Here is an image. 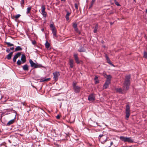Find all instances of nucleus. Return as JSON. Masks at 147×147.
Masks as SVG:
<instances>
[{
  "label": "nucleus",
  "instance_id": "3",
  "mask_svg": "<svg viewBox=\"0 0 147 147\" xmlns=\"http://www.w3.org/2000/svg\"><path fill=\"white\" fill-rule=\"evenodd\" d=\"M120 139L124 142H127L129 143H132L134 142L133 140L131 137H125L123 136H121Z\"/></svg>",
  "mask_w": 147,
  "mask_h": 147
},
{
  "label": "nucleus",
  "instance_id": "31",
  "mask_svg": "<svg viewBox=\"0 0 147 147\" xmlns=\"http://www.w3.org/2000/svg\"><path fill=\"white\" fill-rule=\"evenodd\" d=\"M75 31L77 33H78L79 34H80V31L78 30V28H75L74 29Z\"/></svg>",
  "mask_w": 147,
  "mask_h": 147
},
{
  "label": "nucleus",
  "instance_id": "7",
  "mask_svg": "<svg viewBox=\"0 0 147 147\" xmlns=\"http://www.w3.org/2000/svg\"><path fill=\"white\" fill-rule=\"evenodd\" d=\"M42 10H41V14L43 17L45 18L47 16V13L45 11V8L44 5H42L41 7Z\"/></svg>",
  "mask_w": 147,
  "mask_h": 147
},
{
  "label": "nucleus",
  "instance_id": "34",
  "mask_svg": "<svg viewBox=\"0 0 147 147\" xmlns=\"http://www.w3.org/2000/svg\"><path fill=\"white\" fill-rule=\"evenodd\" d=\"M20 16L21 15L20 14H17L15 16V18L16 19H17L20 17Z\"/></svg>",
  "mask_w": 147,
  "mask_h": 147
},
{
  "label": "nucleus",
  "instance_id": "23",
  "mask_svg": "<svg viewBox=\"0 0 147 147\" xmlns=\"http://www.w3.org/2000/svg\"><path fill=\"white\" fill-rule=\"evenodd\" d=\"M5 43L7 45L8 47H10L12 46H13L14 45L13 44L9 42H5Z\"/></svg>",
  "mask_w": 147,
  "mask_h": 147
},
{
  "label": "nucleus",
  "instance_id": "47",
  "mask_svg": "<svg viewBox=\"0 0 147 147\" xmlns=\"http://www.w3.org/2000/svg\"><path fill=\"white\" fill-rule=\"evenodd\" d=\"M41 31H42V32H43L44 31V29L43 28H42L41 29Z\"/></svg>",
  "mask_w": 147,
  "mask_h": 147
},
{
  "label": "nucleus",
  "instance_id": "43",
  "mask_svg": "<svg viewBox=\"0 0 147 147\" xmlns=\"http://www.w3.org/2000/svg\"><path fill=\"white\" fill-rule=\"evenodd\" d=\"M108 62L112 66H114V65L112 63H111L110 61L109 62V61H108Z\"/></svg>",
  "mask_w": 147,
  "mask_h": 147
},
{
  "label": "nucleus",
  "instance_id": "27",
  "mask_svg": "<svg viewBox=\"0 0 147 147\" xmlns=\"http://www.w3.org/2000/svg\"><path fill=\"white\" fill-rule=\"evenodd\" d=\"M143 57L147 59V52L145 51L144 52Z\"/></svg>",
  "mask_w": 147,
  "mask_h": 147
},
{
  "label": "nucleus",
  "instance_id": "37",
  "mask_svg": "<svg viewBox=\"0 0 147 147\" xmlns=\"http://www.w3.org/2000/svg\"><path fill=\"white\" fill-rule=\"evenodd\" d=\"M10 51V49H9L7 48L6 49V51L8 53Z\"/></svg>",
  "mask_w": 147,
  "mask_h": 147
},
{
  "label": "nucleus",
  "instance_id": "38",
  "mask_svg": "<svg viewBox=\"0 0 147 147\" xmlns=\"http://www.w3.org/2000/svg\"><path fill=\"white\" fill-rule=\"evenodd\" d=\"M106 59H107V60L108 61H110L108 57V56H106Z\"/></svg>",
  "mask_w": 147,
  "mask_h": 147
},
{
  "label": "nucleus",
  "instance_id": "48",
  "mask_svg": "<svg viewBox=\"0 0 147 147\" xmlns=\"http://www.w3.org/2000/svg\"><path fill=\"white\" fill-rule=\"evenodd\" d=\"M61 1H65V0H61Z\"/></svg>",
  "mask_w": 147,
  "mask_h": 147
},
{
  "label": "nucleus",
  "instance_id": "24",
  "mask_svg": "<svg viewBox=\"0 0 147 147\" xmlns=\"http://www.w3.org/2000/svg\"><path fill=\"white\" fill-rule=\"evenodd\" d=\"M31 8L32 7L30 6L29 7L27 8V11L26 12V13L27 14H28L30 13V11L31 10Z\"/></svg>",
  "mask_w": 147,
  "mask_h": 147
},
{
  "label": "nucleus",
  "instance_id": "33",
  "mask_svg": "<svg viewBox=\"0 0 147 147\" xmlns=\"http://www.w3.org/2000/svg\"><path fill=\"white\" fill-rule=\"evenodd\" d=\"M105 136V135L103 134H100L99 136V137H98V139L99 140H100L101 139V138L102 137Z\"/></svg>",
  "mask_w": 147,
  "mask_h": 147
},
{
  "label": "nucleus",
  "instance_id": "21",
  "mask_svg": "<svg viewBox=\"0 0 147 147\" xmlns=\"http://www.w3.org/2000/svg\"><path fill=\"white\" fill-rule=\"evenodd\" d=\"M42 67H44L42 66L41 64L36 63V65L35 66L34 68H41Z\"/></svg>",
  "mask_w": 147,
  "mask_h": 147
},
{
  "label": "nucleus",
  "instance_id": "5",
  "mask_svg": "<svg viewBox=\"0 0 147 147\" xmlns=\"http://www.w3.org/2000/svg\"><path fill=\"white\" fill-rule=\"evenodd\" d=\"M74 57L76 62L77 64L83 63L82 61L79 59L78 54L74 53Z\"/></svg>",
  "mask_w": 147,
  "mask_h": 147
},
{
  "label": "nucleus",
  "instance_id": "51",
  "mask_svg": "<svg viewBox=\"0 0 147 147\" xmlns=\"http://www.w3.org/2000/svg\"><path fill=\"white\" fill-rule=\"evenodd\" d=\"M111 24H113V23H111Z\"/></svg>",
  "mask_w": 147,
  "mask_h": 147
},
{
  "label": "nucleus",
  "instance_id": "17",
  "mask_svg": "<svg viewBox=\"0 0 147 147\" xmlns=\"http://www.w3.org/2000/svg\"><path fill=\"white\" fill-rule=\"evenodd\" d=\"M16 114L15 115V117L14 119L11 120L9 121L7 124V126H9L10 125L12 124L14 122V119H15Z\"/></svg>",
  "mask_w": 147,
  "mask_h": 147
},
{
  "label": "nucleus",
  "instance_id": "9",
  "mask_svg": "<svg viewBox=\"0 0 147 147\" xmlns=\"http://www.w3.org/2000/svg\"><path fill=\"white\" fill-rule=\"evenodd\" d=\"M21 52H18L14 56L13 58V61L14 63L16 62V59L19 57L21 55Z\"/></svg>",
  "mask_w": 147,
  "mask_h": 147
},
{
  "label": "nucleus",
  "instance_id": "44",
  "mask_svg": "<svg viewBox=\"0 0 147 147\" xmlns=\"http://www.w3.org/2000/svg\"><path fill=\"white\" fill-rule=\"evenodd\" d=\"M60 118V116L59 115H57L56 116V118L57 119H59Z\"/></svg>",
  "mask_w": 147,
  "mask_h": 147
},
{
  "label": "nucleus",
  "instance_id": "46",
  "mask_svg": "<svg viewBox=\"0 0 147 147\" xmlns=\"http://www.w3.org/2000/svg\"><path fill=\"white\" fill-rule=\"evenodd\" d=\"M22 104L24 105L25 106V103L24 102H22Z\"/></svg>",
  "mask_w": 147,
  "mask_h": 147
},
{
  "label": "nucleus",
  "instance_id": "14",
  "mask_svg": "<svg viewBox=\"0 0 147 147\" xmlns=\"http://www.w3.org/2000/svg\"><path fill=\"white\" fill-rule=\"evenodd\" d=\"M110 84V83H109V82H105V84H104L103 86V88L104 89H106L107 88L109 87V85Z\"/></svg>",
  "mask_w": 147,
  "mask_h": 147
},
{
  "label": "nucleus",
  "instance_id": "52",
  "mask_svg": "<svg viewBox=\"0 0 147 147\" xmlns=\"http://www.w3.org/2000/svg\"><path fill=\"white\" fill-rule=\"evenodd\" d=\"M27 112L28 113H29V111H27Z\"/></svg>",
  "mask_w": 147,
  "mask_h": 147
},
{
  "label": "nucleus",
  "instance_id": "25",
  "mask_svg": "<svg viewBox=\"0 0 147 147\" xmlns=\"http://www.w3.org/2000/svg\"><path fill=\"white\" fill-rule=\"evenodd\" d=\"M70 13L68 12H67V14L65 16V18L67 20H69V16L70 15Z\"/></svg>",
  "mask_w": 147,
  "mask_h": 147
},
{
  "label": "nucleus",
  "instance_id": "6",
  "mask_svg": "<svg viewBox=\"0 0 147 147\" xmlns=\"http://www.w3.org/2000/svg\"><path fill=\"white\" fill-rule=\"evenodd\" d=\"M50 27L51 28V30L52 31V33L53 34V36H56V30L55 27L54 26L53 24H51L50 25Z\"/></svg>",
  "mask_w": 147,
  "mask_h": 147
},
{
  "label": "nucleus",
  "instance_id": "40",
  "mask_svg": "<svg viewBox=\"0 0 147 147\" xmlns=\"http://www.w3.org/2000/svg\"><path fill=\"white\" fill-rule=\"evenodd\" d=\"M107 140H107V138H106L105 140H104V141H103L102 142H101V143L102 144H104L105 142H106Z\"/></svg>",
  "mask_w": 147,
  "mask_h": 147
},
{
  "label": "nucleus",
  "instance_id": "30",
  "mask_svg": "<svg viewBox=\"0 0 147 147\" xmlns=\"http://www.w3.org/2000/svg\"><path fill=\"white\" fill-rule=\"evenodd\" d=\"M22 63V61H21L20 59L18 60L17 62V64L18 65H20Z\"/></svg>",
  "mask_w": 147,
  "mask_h": 147
},
{
  "label": "nucleus",
  "instance_id": "54",
  "mask_svg": "<svg viewBox=\"0 0 147 147\" xmlns=\"http://www.w3.org/2000/svg\"><path fill=\"white\" fill-rule=\"evenodd\" d=\"M147 39V38H146Z\"/></svg>",
  "mask_w": 147,
  "mask_h": 147
},
{
  "label": "nucleus",
  "instance_id": "10",
  "mask_svg": "<svg viewBox=\"0 0 147 147\" xmlns=\"http://www.w3.org/2000/svg\"><path fill=\"white\" fill-rule=\"evenodd\" d=\"M95 97L93 94H90L88 96V100L89 101H94L95 100Z\"/></svg>",
  "mask_w": 147,
  "mask_h": 147
},
{
  "label": "nucleus",
  "instance_id": "29",
  "mask_svg": "<svg viewBox=\"0 0 147 147\" xmlns=\"http://www.w3.org/2000/svg\"><path fill=\"white\" fill-rule=\"evenodd\" d=\"M95 0H92L91 2V5L90 6L89 8H91L93 6L94 3L95 2Z\"/></svg>",
  "mask_w": 147,
  "mask_h": 147
},
{
  "label": "nucleus",
  "instance_id": "13",
  "mask_svg": "<svg viewBox=\"0 0 147 147\" xmlns=\"http://www.w3.org/2000/svg\"><path fill=\"white\" fill-rule=\"evenodd\" d=\"M106 76H105V78H107V80L106 82H109V83H111V76L110 75H106Z\"/></svg>",
  "mask_w": 147,
  "mask_h": 147
},
{
  "label": "nucleus",
  "instance_id": "26",
  "mask_svg": "<svg viewBox=\"0 0 147 147\" xmlns=\"http://www.w3.org/2000/svg\"><path fill=\"white\" fill-rule=\"evenodd\" d=\"M98 24H96L95 26L94 29L93 31L94 33H96V32L98 28Z\"/></svg>",
  "mask_w": 147,
  "mask_h": 147
},
{
  "label": "nucleus",
  "instance_id": "35",
  "mask_svg": "<svg viewBox=\"0 0 147 147\" xmlns=\"http://www.w3.org/2000/svg\"><path fill=\"white\" fill-rule=\"evenodd\" d=\"M115 4L117 6H120V4L119 3L116 1V0H115Z\"/></svg>",
  "mask_w": 147,
  "mask_h": 147
},
{
  "label": "nucleus",
  "instance_id": "32",
  "mask_svg": "<svg viewBox=\"0 0 147 147\" xmlns=\"http://www.w3.org/2000/svg\"><path fill=\"white\" fill-rule=\"evenodd\" d=\"M73 26L74 29L77 28V24L76 23H74L73 24Z\"/></svg>",
  "mask_w": 147,
  "mask_h": 147
},
{
  "label": "nucleus",
  "instance_id": "41",
  "mask_svg": "<svg viewBox=\"0 0 147 147\" xmlns=\"http://www.w3.org/2000/svg\"><path fill=\"white\" fill-rule=\"evenodd\" d=\"M36 43V41L35 40H34L32 41V43L33 45H34Z\"/></svg>",
  "mask_w": 147,
  "mask_h": 147
},
{
  "label": "nucleus",
  "instance_id": "12",
  "mask_svg": "<svg viewBox=\"0 0 147 147\" xmlns=\"http://www.w3.org/2000/svg\"><path fill=\"white\" fill-rule=\"evenodd\" d=\"M29 62L30 64L31 67H32L34 68L36 63H34L31 59L29 60Z\"/></svg>",
  "mask_w": 147,
  "mask_h": 147
},
{
  "label": "nucleus",
  "instance_id": "1",
  "mask_svg": "<svg viewBox=\"0 0 147 147\" xmlns=\"http://www.w3.org/2000/svg\"><path fill=\"white\" fill-rule=\"evenodd\" d=\"M130 75H126L125 76V80L123 83V90L121 88H117L116 90L117 92L122 93H123L124 90L126 91L129 89V86L130 84Z\"/></svg>",
  "mask_w": 147,
  "mask_h": 147
},
{
  "label": "nucleus",
  "instance_id": "50",
  "mask_svg": "<svg viewBox=\"0 0 147 147\" xmlns=\"http://www.w3.org/2000/svg\"><path fill=\"white\" fill-rule=\"evenodd\" d=\"M96 78H96V77L95 78V79Z\"/></svg>",
  "mask_w": 147,
  "mask_h": 147
},
{
  "label": "nucleus",
  "instance_id": "11",
  "mask_svg": "<svg viewBox=\"0 0 147 147\" xmlns=\"http://www.w3.org/2000/svg\"><path fill=\"white\" fill-rule=\"evenodd\" d=\"M21 60H22V63H24L26 62V57L24 55L22 54V55Z\"/></svg>",
  "mask_w": 147,
  "mask_h": 147
},
{
  "label": "nucleus",
  "instance_id": "45",
  "mask_svg": "<svg viewBox=\"0 0 147 147\" xmlns=\"http://www.w3.org/2000/svg\"><path fill=\"white\" fill-rule=\"evenodd\" d=\"M24 0H22L21 3V4H23L24 3Z\"/></svg>",
  "mask_w": 147,
  "mask_h": 147
},
{
  "label": "nucleus",
  "instance_id": "20",
  "mask_svg": "<svg viewBox=\"0 0 147 147\" xmlns=\"http://www.w3.org/2000/svg\"><path fill=\"white\" fill-rule=\"evenodd\" d=\"M50 78H41L40 80V82H44L45 81H49L50 80Z\"/></svg>",
  "mask_w": 147,
  "mask_h": 147
},
{
  "label": "nucleus",
  "instance_id": "49",
  "mask_svg": "<svg viewBox=\"0 0 147 147\" xmlns=\"http://www.w3.org/2000/svg\"><path fill=\"white\" fill-rule=\"evenodd\" d=\"M146 13H147V9L146 10Z\"/></svg>",
  "mask_w": 147,
  "mask_h": 147
},
{
  "label": "nucleus",
  "instance_id": "15",
  "mask_svg": "<svg viewBox=\"0 0 147 147\" xmlns=\"http://www.w3.org/2000/svg\"><path fill=\"white\" fill-rule=\"evenodd\" d=\"M13 52H10L7 55L6 58L8 60L10 59L13 55Z\"/></svg>",
  "mask_w": 147,
  "mask_h": 147
},
{
  "label": "nucleus",
  "instance_id": "18",
  "mask_svg": "<svg viewBox=\"0 0 147 147\" xmlns=\"http://www.w3.org/2000/svg\"><path fill=\"white\" fill-rule=\"evenodd\" d=\"M24 71H28V66L27 64L25 65L22 67Z\"/></svg>",
  "mask_w": 147,
  "mask_h": 147
},
{
  "label": "nucleus",
  "instance_id": "2",
  "mask_svg": "<svg viewBox=\"0 0 147 147\" xmlns=\"http://www.w3.org/2000/svg\"><path fill=\"white\" fill-rule=\"evenodd\" d=\"M77 83L74 81L73 82L72 86L74 92L76 93H78L80 92L81 87L77 85Z\"/></svg>",
  "mask_w": 147,
  "mask_h": 147
},
{
  "label": "nucleus",
  "instance_id": "36",
  "mask_svg": "<svg viewBox=\"0 0 147 147\" xmlns=\"http://www.w3.org/2000/svg\"><path fill=\"white\" fill-rule=\"evenodd\" d=\"M113 144V142H111L110 143V145L109 146H107L106 147H110Z\"/></svg>",
  "mask_w": 147,
  "mask_h": 147
},
{
  "label": "nucleus",
  "instance_id": "42",
  "mask_svg": "<svg viewBox=\"0 0 147 147\" xmlns=\"http://www.w3.org/2000/svg\"><path fill=\"white\" fill-rule=\"evenodd\" d=\"M9 49H10V50H11L12 51H13L14 49V47H10L9 48Z\"/></svg>",
  "mask_w": 147,
  "mask_h": 147
},
{
  "label": "nucleus",
  "instance_id": "4",
  "mask_svg": "<svg viewBox=\"0 0 147 147\" xmlns=\"http://www.w3.org/2000/svg\"><path fill=\"white\" fill-rule=\"evenodd\" d=\"M130 108L129 105H127L126 106L125 108V117L127 118H128L130 116Z\"/></svg>",
  "mask_w": 147,
  "mask_h": 147
},
{
  "label": "nucleus",
  "instance_id": "8",
  "mask_svg": "<svg viewBox=\"0 0 147 147\" xmlns=\"http://www.w3.org/2000/svg\"><path fill=\"white\" fill-rule=\"evenodd\" d=\"M54 76L53 78L56 81L58 79V77L60 75V74L59 72H55L53 73Z\"/></svg>",
  "mask_w": 147,
  "mask_h": 147
},
{
  "label": "nucleus",
  "instance_id": "16",
  "mask_svg": "<svg viewBox=\"0 0 147 147\" xmlns=\"http://www.w3.org/2000/svg\"><path fill=\"white\" fill-rule=\"evenodd\" d=\"M74 61L73 60L71 59H69V64L70 66V67L71 68H73L74 67Z\"/></svg>",
  "mask_w": 147,
  "mask_h": 147
},
{
  "label": "nucleus",
  "instance_id": "39",
  "mask_svg": "<svg viewBox=\"0 0 147 147\" xmlns=\"http://www.w3.org/2000/svg\"><path fill=\"white\" fill-rule=\"evenodd\" d=\"M75 7L76 9H78V6L77 4L76 3L75 4Z\"/></svg>",
  "mask_w": 147,
  "mask_h": 147
},
{
  "label": "nucleus",
  "instance_id": "22",
  "mask_svg": "<svg viewBox=\"0 0 147 147\" xmlns=\"http://www.w3.org/2000/svg\"><path fill=\"white\" fill-rule=\"evenodd\" d=\"M22 49L20 46H18L14 50V52L21 51Z\"/></svg>",
  "mask_w": 147,
  "mask_h": 147
},
{
  "label": "nucleus",
  "instance_id": "28",
  "mask_svg": "<svg viewBox=\"0 0 147 147\" xmlns=\"http://www.w3.org/2000/svg\"><path fill=\"white\" fill-rule=\"evenodd\" d=\"M50 46L49 43L48 42H46L45 44V46L46 48H48Z\"/></svg>",
  "mask_w": 147,
  "mask_h": 147
},
{
  "label": "nucleus",
  "instance_id": "19",
  "mask_svg": "<svg viewBox=\"0 0 147 147\" xmlns=\"http://www.w3.org/2000/svg\"><path fill=\"white\" fill-rule=\"evenodd\" d=\"M86 51V49L84 48V47H80L78 50V51L80 52H84Z\"/></svg>",
  "mask_w": 147,
  "mask_h": 147
},
{
  "label": "nucleus",
  "instance_id": "53",
  "mask_svg": "<svg viewBox=\"0 0 147 147\" xmlns=\"http://www.w3.org/2000/svg\"><path fill=\"white\" fill-rule=\"evenodd\" d=\"M134 1H135L136 0H134Z\"/></svg>",
  "mask_w": 147,
  "mask_h": 147
}]
</instances>
